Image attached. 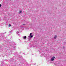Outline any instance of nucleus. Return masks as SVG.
<instances>
[{
  "label": "nucleus",
  "mask_w": 66,
  "mask_h": 66,
  "mask_svg": "<svg viewBox=\"0 0 66 66\" xmlns=\"http://www.w3.org/2000/svg\"><path fill=\"white\" fill-rule=\"evenodd\" d=\"M23 38L24 39H26L27 37H26V36H23Z\"/></svg>",
  "instance_id": "423d86ee"
},
{
  "label": "nucleus",
  "mask_w": 66,
  "mask_h": 66,
  "mask_svg": "<svg viewBox=\"0 0 66 66\" xmlns=\"http://www.w3.org/2000/svg\"><path fill=\"white\" fill-rule=\"evenodd\" d=\"M21 12H22V11H19V14H20V13H21Z\"/></svg>",
  "instance_id": "0eeeda50"
},
{
  "label": "nucleus",
  "mask_w": 66,
  "mask_h": 66,
  "mask_svg": "<svg viewBox=\"0 0 66 66\" xmlns=\"http://www.w3.org/2000/svg\"><path fill=\"white\" fill-rule=\"evenodd\" d=\"M57 37V36L56 35H55L54 36V39H56Z\"/></svg>",
  "instance_id": "39448f33"
},
{
  "label": "nucleus",
  "mask_w": 66,
  "mask_h": 66,
  "mask_svg": "<svg viewBox=\"0 0 66 66\" xmlns=\"http://www.w3.org/2000/svg\"><path fill=\"white\" fill-rule=\"evenodd\" d=\"M54 59H55V57H53L51 59V61H54Z\"/></svg>",
  "instance_id": "7ed1b4c3"
},
{
  "label": "nucleus",
  "mask_w": 66,
  "mask_h": 66,
  "mask_svg": "<svg viewBox=\"0 0 66 66\" xmlns=\"http://www.w3.org/2000/svg\"><path fill=\"white\" fill-rule=\"evenodd\" d=\"M1 4L0 5V7H1Z\"/></svg>",
  "instance_id": "1a4fd4ad"
},
{
  "label": "nucleus",
  "mask_w": 66,
  "mask_h": 66,
  "mask_svg": "<svg viewBox=\"0 0 66 66\" xmlns=\"http://www.w3.org/2000/svg\"><path fill=\"white\" fill-rule=\"evenodd\" d=\"M32 35V33H30V35H29V36L28 37V38L29 39H31V38H32V37H33V35Z\"/></svg>",
  "instance_id": "f257e3e1"
},
{
  "label": "nucleus",
  "mask_w": 66,
  "mask_h": 66,
  "mask_svg": "<svg viewBox=\"0 0 66 66\" xmlns=\"http://www.w3.org/2000/svg\"><path fill=\"white\" fill-rule=\"evenodd\" d=\"M23 24V25H25V24Z\"/></svg>",
  "instance_id": "9d476101"
},
{
  "label": "nucleus",
  "mask_w": 66,
  "mask_h": 66,
  "mask_svg": "<svg viewBox=\"0 0 66 66\" xmlns=\"http://www.w3.org/2000/svg\"><path fill=\"white\" fill-rule=\"evenodd\" d=\"M11 26V25L10 24H9V27H10V26Z\"/></svg>",
  "instance_id": "6e6552de"
},
{
  "label": "nucleus",
  "mask_w": 66,
  "mask_h": 66,
  "mask_svg": "<svg viewBox=\"0 0 66 66\" xmlns=\"http://www.w3.org/2000/svg\"><path fill=\"white\" fill-rule=\"evenodd\" d=\"M19 31H17L16 32V34H17L18 35H19V36H20V35H19Z\"/></svg>",
  "instance_id": "f03ea898"
},
{
  "label": "nucleus",
  "mask_w": 66,
  "mask_h": 66,
  "mask_svg": "<svg viewBox=\"0 0 66 66\" xmlns=\"http://www.w3.org/2000/svg\"><path fill=\"white\" fill-rule=\"evenodd\" d=\"M33 46V44L32 43H31L30 45L29 46V47H32Z\"/></svg>",
  "instance_id": "20e7f679"
}]
</instances>
